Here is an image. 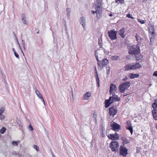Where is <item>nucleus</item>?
<instances>
[{"label": "nucleus", "mask_w": 157, "mask_h": 157, "mask_svg": "<svg viewBox=\"0 0 157 157\" xmlns=\"http://www.w3.org/2000/svg\"><path fill=\"white\" fill-rule=\"evenodd\" d=\"M33 147L36 149L37 151H39V148L37 145H33Z\"/></svg>", "instance_id": "45"}, {"label": "nucleus", "mask_w": 157, "mask_h": 157, "mask_svg": "<svg viewBox=\"0 0 157 157\" xmlns=\"http://www.w3.org/2000/svg\"><path fill=\"white\" fill-rule=\"evenodd\" d=\"M115 101L113 99H112V100H110L109 101H108L106 102H104V104H105V107L106 108H108Z\"/></svg>", "instance_id": "14"}, {"label": "nucleus", "mask_w": 157, "mask_h": 157, "mask_svg": "<svg viewBox=\"0 0 157 157\" xmlns=\"http://www.w3.org/2000/svg\"><path fill=\"white\" fill-rule=\"evenodd\" d=\"M101 129L100 130V132H104L105 130L104 126L102 124H101Z\"/></svg>", "instance_id": "36"}, {"label": "nucleus", "mask_w": 157, "mask_h": 157, "mask_svg": "<svg viewBox=\"0 0 157 157\" xmlns=\"http://www.w3.org/2000/svg\"><path fill=\"white\" fill-rule=\"evenodd\" d=\"M91 12L92 14H94L95 13H96V14H97V13H96L97 11H96L95 10V11L91 10Z\"/></svg>", "instance_id": "62"}, {"label": "nucleus", "mask_w": 157, "mask_h": 157, "mask_svg": "<svg viewBox=\"0 0 157 157\" xmlns=\"http://www.w3.org/2000/svg\"><path fill=\"white\" fill-rule=\"evenodd\" d=\"M153 75L154 76L157 77V71H155L154 72Z\"/></svg>", "instance_id": "57"}, {"label": "nucleus", "mask_w": 157, "mask_h": 157, "mask_svg": "<svg viewBox=\"0 0 157 157\" xmlns=\"http://www.w3.org/2000/svg\"><path fill=\"white\" fill-rule=\"evenodd\" d=\"M28 128L30 131H33V128L30 124L28 127Z\"/></svg>", "instance_id": "46"}, {"label": "nucleus", "mask_w": 157, "mask_h": 157, "mask_svg": "<svg viewBox=\"0 0 157 157\" xmlns=\"http://www.w3.org/2000/svg\"><path fill=\"white\" fill-rule=\"evenodd\" d=\"M93 7H95V8H96V7L98 6V5H97V3H95V2H94L93 3Z\"/></svg>", "instance_id": "59"}, {"label": "nucleus", "mask_w": 157, "mask_h": 157, "mask_svg": "<svg viewBox=\"0 0 157 157\" xmlns=\"http://www.w3.org/2000/svg\"><path fill=\"white\" fill-rule=\"evenodd\" d=\"M131 96H130V95L128 96H127V97L126 98H125V101L126 102H128L129 101V100H130V99H131Z\"/></svg>", "instance_id": "40"}, {"label": "nucleus", "mask_w": 157, "mask_h": 157, "mask_svg": "<svg viewBox=\"0 0 157 157\" xmlns=\"http://www.w3.org/2000/svg\"><path fill=\"white\" fill-rule=\"evenodd\" d=\"M93 112H94V113H93L92 114L93 115V117L94 118H97V113H96V112L95 110Z\"/></svg>", "instance_id": "41"}, {"label": "nucleus", "mask_w": 157, "mask_h": 157, "mask_svg": "<svg viewBox=\"0 0 157 157\" xmlns=\"http://www.w3.org/2000/svg\"><path fill=\"white\" fill-rule=\"evenodd\" d=\"M110 126L112 130L116 132H119L121 128V126L120 124L113 121L111 122Z\"/></svg>", "instance_id": "8"}, {"label": "nucleus", "mask_w": 157, "mask_h": 157, "mask_svg": "<svg viewBox=\"0 0 157 157\" xmlns=\"http://www.w3.org/2000/svg\"><path fill=\"white\" fill-rule=\"evenodd\" d=\"M106 73L107 75H109L110 73V67L109 65L106 67Z\"/></svg>", "instance_id": "34"}, {"label": "nucleus", "mask_w": 157, "mask_h": 157, "mask_svg": "<svg viewBox=\"0 0 157 157\" xmlns=\"http://www.w3.org/2000/svg\"><path fill=\"white\" fill-rule=\"evenodd\" d=\"M126 17L128 18H131L132 19H134L135 18L132 16V15L130 13L127 14L126 15Z\"/></svg>", "instance_id": "32"}, {"label": "nucleus", "mask_w": 157, "mask_h": 157, "mask_svg": "<svg viewBox=\"0 0 157 157\" xmlns=\"http://www.w3.org/2000/svg\"><path fill=\"white\" fill-rule=\"evenodd\" d=\"M148 32L151 34V35H152L153 36H154V35L155 36V35H156V33L155 30H149Z\"/></svg>", "instance_id": "28"}, {"label": "nucleus", "mask_w": 157, "mask_h": 157, "mask_svg": "<svg viewBox=\"0 0 157 157\" xmlns=\"http://www.w3.org/2000/svg\"><path fill=\"white\" fill-rule=\"evenodd\" d=\"M113 99L115 101H119L121 100L120 98L117 95L115 97H113Z\"/></svg>", "instance_id": "27"}, {"label": "nucleus", "mask_w": 157, "mask_h": 157, "mask_svg": "<svg viewBox=\"0 0 157 157\" xmlns=\"http://www.w3.org/2000/svg\"><path fill=\"white\" fill-rule=\"evenodd\" d=\"M6 128L4 127H2V128L0 129V132L3 134L6 132Z\"/></svg>", "instance_id": "29"}, {"label": "nucleus", "mask_w": 157, "mask_h": 157, "mask_svg": "<svg viewBox=\"0 0 157 157\" xmlns=\"http://www.w3.org/2000/svg\"><path fill=\"white\" fill-rule=\"evenodd\" d=\"M131 56H130L128 55L126 57V59L129 60L130 59Z\"/></svg>", "instance_id": "63"}, {"label": "nucleus", "mask_w": 157, "mask_h": 157, "mask_svg": "<svg viewBox=\"0 0 157 157\" xmlns=\"http://www.w3.org/2000/svg\"><path fill=\"white\" fill-rule=\"evenodd\" d=\"M142 67L141 64L138 62L128 63L124 67L125 70H135L140 68Z\"/></svg>", "instance_id": "1"}, {"label": "nucleus", "mask_w": 157, "mask_h": 157, "mask_svg": "<svg viewBox=\"0 0 157 157\" xmlns=\"http://www.w3.org/2000/svg\"><path fill=\"white\" fill-rule=\"evenodd\" d=\"M102 61H100L99 60L97 61V64L98 68H101V65Z\"/></svg>", "instance_id": "33"}, {"label": "nucleus", "mask_w": 157, "mask_h": 157, "mask_svg": "<svg viewBox=\"0 0 157 157\" xmlns=\"http://www.w3.org/2000/svg\"><path fill=\"white\" fill-rule=\"evenodd\" d=\"M98 7H101V1L100 0H96Z\"/></svg>", "instance_id": "37"}, {"label": "nucleus", "mask_w": 157, "mask_h": 157, "mask_svg": "<svg viewBox=\"0 0 157 157\" xmlns=\"http://www.w3.org/2000/svg\"><path fill=\"white\" fill-rule=\"evenodd\" d=\"M79 22L80 24H82L84 29H85V27L86 25V20L84 17H81L80 18Z\"/></svg>", "instance_id": "15"}, {"label": "nucleus", "mask_w": 157, "mask_h": 157, "mask_svg": "<svg viewBox=\"0 0 157 157\" xmlns=\"http://www.w3.org/2000/svg\"><path fill=\"white\" fill-rule=\"evenodd\" d=\"M98 43L99 44V48H102L103 47L102 46V42H100V41H98Z\"/></svg>", "instance_id": "51"}, {"label": "nucleus", "mask_w": 157, "mask_h": 157, "mask_svg": "<svg viewBox=\"0 0 157 157\" xmlns=\"http://www.w3.org/2000/svg\"><path fill=\"white\" fill-rule=\"evenodd\" d=\"M94 70L95 77L96 81L97 86L99 87L100 86V79L98 75V74L97 70L96 67L95 66H94Z\"/></svg>", "instance_id": "10"}, {"label": "nucleus", "mask_w": 157, "mask_h": 157, "mask_svg": "<svg viewBox=\"0 0 157 157\" xmlns=\"http://www.w3.org/2000/svg\"><path fill=\"white\" fill-rule=\"evenodd\" d=\"M120 139L122 141L121 145L125 146V144H129L130 143L127 138L124 136H121Z\"/></svg>", "instance_id": "12"}, {"label": "nucleus", "mask_w": 157, "mask_h": 157, "mask_svg": "<svg viewBox=\"0 0 157 157\" xmlns=\"http://www.w3.org/2000/svg\"><path fill=\"white\" fill-rule=\"evenodd\" d=\"M151 112L153 119L157 121V110H152Z\"/></svg>", "instance_id": "21"}, {"label": "nucleus", "mask_w": 157, "mask_h": 157, "mask_svg": "<svg viewBox=\"0 0 157 157\" xmlns=\"http://www.w3.org/2000/svg\"><path fill=\"white\" fill-rule=\"evenodd\" d=\"M91 93L90 91H88L85 93L83 95L84 99L88 100L89 98L91 96Z\"/></svg>", "instance_id": "20"}, {"label": "nucleus", "mask_w": 157, "mask_h": 157, "mask_svg": "<svg viewBox=\"0 0 157 157\" xmlns=\"http://www.w3.org/2000/svg\"><path fill=\"white\" fill-rule=\"evenodd\" d=\"M117 86L114 83H111L110 84V91L111 92L112 90L116 91L117 89Z\"/></svg>", "instance_id": "19"}, {"label": "nucleus", "mask_w": 157, "mask_h": 157, "mask_svg": "<svg viewBox=\"0 0 157 157\" xmlns=\"http://www.w3.org/2000/svg\"><path fill=\"white\" fill-rule=\"evenodd\" d=\"M150 45H152L153 44V42L155 41L152 40V38H150Z\"/></svg>", "instance_id": "53"}, {"label": "nucleus", "mask_w": 157, "mask_h": 157, "mask_svg": "<svg viewBox=\"0 0 157 157\" xmlns=\"http://www.w3.org/2000/svg\"><path fill=\"white\" fill-rule=\"evenodd\" d=\"M109 61L108 59L105 58L103 59L102 60V63L100 69L102 70L104 67L109 64Z\"/></svg>", "instance_id": "13"}, {"label": "nucleus", "mask_w": 157, "mask_h": 157, "mask_svg": "<svg viewBox=\"0 0 157 157\" xmlns=\"http://www.w3.org/2000/svg\"><path fill=\"white\" fill-rule=\"evenodd\" d=\"M152 107L153 108L152 110H155L157 108V99H155L154 100V102L152 104Z\"/></svg>", "instance_id": "22"}, {"label": "nucleus", "mask_w": 157, "mask_h": 157, "mask_svg": "<svg viewBox=\"0 0 157 157\" xmlns=\"http://www.w3.org/2000/svg\"><path fill=\"white\" fill-rule=\"evenodd\" d=\"M128 77L131 79H133L135 78H138L139 77V74H134L131 73L128 74Z\"/></svg>", "instance_id": "16"}, {"label": "nucleus", "mask_w": 157, "mask_h": 157, "mask_svg": "<svg viewBox=\"0 0 157 157\" xmlns=\"http://www.w3.org/2000/svg\"><path fill=\"white\" fill-rule=\"evenodd\" d=\"M140 152V151L139 150V147H137L136 149V153H139Z\"/></svg>", "instance_id": "60"}, {"label": "nucleus", "mask_w": 157, "mask_h": 157, "mask_svg": "<svg viewBox=\"0 0 157 157\" xmlns=\"http://www.w3.org/2000/svg\"><path fill=\"white\" fill-rule=\"evenodd\" d=\"M14 55L18 59H20V57L19 55L16 52H14Z\"/></svg>", "instance_id": "43"}, {"label": "nucleus", "mask_w": 157, "mask_h": 157, "mask_svg": "<svg viewBox=\"0 0 157 157\" xmlns=\"http://www.w3.org/2000/svg\"><path fill=\"white\" fill-rule=\"evenodd\" d=\"M128 79V78L126 76H125V77L122 79V81H125Z\"/></svg>", "instance_id": "54"}, {"label": "nucleus", "mask_w": 157, "mask_h": 157, "mask_svg": "<svg viewBox=\"0 0 157 157\" xmlns=\"http://www.w3.org/2000/svg\"><path fill=\"white\" fill-rule=\"evenodd\" d=\"M16 39L17 40V44H18V46H19V48H20V49H21V52H22V53H23V55H24V53H23V52H22V50L21 48V46H20V44H19V41H18V39H17V37H16Z\"/></svg>", "instance_id": "42"}, {"label": "nucleus", "mask_w": 157, "mask_h": 157, "mask_svg": "<svg viewBox=\"0 0 157 157\" xmlns=\"http://www.w3.org/2000/svg\"><path fill=\"white\" fill-rule=\"evenodd\" d=\"M5 117L4 115H2V114H0V120H3L5 119Z\"/></svg>", "instance_id": "52"}, {"label": "nucleus", "mask_w": 157, "mask_h": 157, "mask_svg": "<svg viewBox=\"0 0 157 157\" xmlns=\"http://www.w3.org/2000/svg\"><path fill=\"white\" fill-rule=\"evenodd\" d=\"M102 34H101L100 36V37L98 38V41H100V42H102Z\"/></svg>", "instance_id": "55"}, {"label": "nucleus", "mask_w": 157, "mask_h": 157, "mask_svg": "<svg viewBox=\"0 0 157 157\" xmlns=\"http://www.w3.org/2000/svg\"><path fill=\"white\" fill-rule=\"evenodd\" d=\"M64 26L65 27V30L66 31V33H67V37H69V34H68V31L67 29V25H66V21H64Z\"/></svg>", "instance_id": "35"}, {"label": "nucleus", "mask_w": 157, "mask_h": 157, "mask_svg": "<svg viewBox=\"0 0 157 157\" xmlns=\"http://www.w3.org/2000/svg\"><path fill=\"white\" fill-rule=\"evenodd\" d=\"M94 52L95 56H98V53L97 52V51H95Z\"/></svg>", "instance_id": "64"}, {"label": "nucleus", "mask_w": 157, "mask_h": 157, "mask_svg": "<svg viewBox=\"0 0 157 157\" xmlns=\"http://www.w3.org/2000/svg\"><path fill=\"white\" fill-rule=\"evenodd\" d=\"M35 93L40 99L43 98V97L42 95L40 94V92L38 90H35Z\"/></svg>", "instance_id": "26"}, {"label": "nucleus", "mask_w": 157, "mask_h": 157, "mask_svg": "<svg viewBox=\"0 0 157 157\" xmlns=\"http://www.w3.org/2000/svg\"><path fill=\"white\" fill-rule=\"evenodd\" d=\"M108 109L109 110L108 113L109 116L113 117L117 113V109L116 108V106H115L114 104H113L111 107H109Z\"/></svg>", "instance_id": "7"}, {"label": "nucleus", "mask_w": 157, "mask_h": 157, "mask_svg": "<svg viewBox=\"0 0 157 157\" xmlns=\"http://www.w3.org/2000/svg\"><path fill=\"white\" fill-rule=\"evenodd\" d=\"M5 111V108L4 107H2L0 109V114H2Z\"/></svg>", "instance_id": "38"}, {"label": "nucleus", "mask_w": 157, "mask_h": 157, "mask_svg": "<svg viewBox=\"0 0 157 157\" xmlns=\"http://www.w3.org/2000/svg\"><path fill=\"white\" fill-rule=\"evenodd\" d=\"M100 135L102 137H105V136L104 132H100Z\"/></svg>", "instance_id": "58"}, {"label": "nucleus", "mask_w": 157, "mask_h": 157, "mask_svg": "<svg viewBox=\"0 0 157 157\" xmlns=\"http://www.w3.org/2000/svg\"><path fill=\"white\" fill-rule=\"evenodd\" d=\"M137 21L141 24H144L145 23V20H143L140 19H137Z\"/></svg>", "instance_id": "31"}, {"label": "nucleus", "mask_w": 157, "mask_h": 157, "mask_svg": "<svg viewBox=\"0 0 157 157\" xmlns=\"http://www.w3.org/2000/svg\"><path fill=\"white\" fill-rule=\"evenodd\" d=\"M139 56H140V59H141L142 60V61H143V57H144V56L141 54H139V55H138Z\"/></svg>", "instance_id": "56"}, {"label": "nucleus", "mask_w": 157, "mask_h": 157, "mask_svg": "<svg viewBox=\"0 0 157 157\" xmlns=\"http://www.w3.org/2000/svg\"><path fill=\"white\" fill-rule=\"evenodd\" d=\"M118 32L119 35L122 38H124L125 37V34H124V33H125L124 28H122Z\"/></svg>", "instance_id": "17"}, {"label": "nucleus", "mask_w": 157, "mask_h": 157, "mask_svg": "<svg viewBox=\"0 0 157 157\" xmlns=\"http://www.w3.org/2000/svg\"><path fill=\"white\" fill-rule=\"evenodd\" d=\"M111 59L112 60H119L120 59L119 56H112Z\"/></svg>", "instance_id": "25"}, {"label": "nucleus", "mask_w": 157, "mask_h": 157, "mask_svg": "<svg viewBox=\"0 0 157 157\" xmlns=\"http://www.w3.org/2000/svg\"><path fill=\"white\" fill-rule=\"evenodd\" d=\"M119 146V143L117 141H112L109 144V147L112 152H118Z\"/></svg>", "instance_id": "4"}, {"label": "nucleus", "mask_w": 157, "mask_h": 157, "mask_svg": "<svg viewBox=\"0 0 157 157\" xmlns=\"http://www.w3.org/2000/svg\"><path fill=\"white\" fill-rule=\"evenodd\" d=\"M21 17L22 22L24 24L27 25L28 24L26 21V17L25 14L24 13H22L21 14Z\"/></svg>", "instance_id": "18"}, {"label": "nucleus", "mask_w": 157, "mask_h": 157, "mask_svg": "<svg viewBox=\"0 0 157 157\" xmlns=\"http://www.w3.org/2000/svg\"><path fill=\"white\" fill-rule=\"evenodd\" d=\"M1 75H2V78L4 79V80L6 82V83H7V82H6V79H5L6 75H4L3 74V73L2 72V71L1 70Z\"/></svg>", "instance_id": "39"}, {"label": "nucleus", "mask_w": 157, "mask_h": 157, "mask_svg": "<svg viewBox=\"0 0 157 157\" xmlns=\"http://www.w3.org/2000/svg\"><path fill=\"white\" fill-rule=\"evenodd\" d=\"M107 136L109 140L113 141H117L120 139L119 135L117 132H115L114 134H110L109 135H108Z\"/></svg>", "instance_id": "9"}, {"label": "nucleus", "mask_w": 157, "mask_h": 157, "mask_svg": "<svg viewBox=\"0 0 157 157\" xmlns=\"http://www.w3.org/2000/svg\"><path fill=\"white\" fill-rule=\"evenodd\" d=\"M139 55V54L134 55L135 56V61L136 62H138V63H141L142 61V60L141 59H140V58L139 56L138 55Z\"/></svg>", "instance_id": "23"}, {"label": "nucleus", "mask_w": 157, "mask_h": 157, "mask_svg": "<svg viewBox=\"0 0 157 157\" xmlns=\"http://www.w3.org/2000/svg\"><path fill=\"white\" fill-rule=\"evenodd\" d=\"M104 52L106 54H107V55H109V52H107L105 49H104Z\"/></svg>", "instance_id": "61"}, {"label": "nucleus", "mask_w": 157, "mask_h": 157, "mask_svg": "<svg viewBox=\"0 0 157 157\" xmlns=\"http://www.w3.org/2000/svg\"><path fill=\"white\" fill-rule=\"evenodd\" d=\"M116 3L117 4H123L124 2V0H115Z\"/></svg>", "instance_id": "30"}, {"label": "nucleus", "mask_w": 157, "mask_h": 157, "mask_svg": "<svg viewBox=\"0 0 157 157\" xmlns=\"http://www.w3.org/2000/svg\"><path fill=\"white\" fill-rule=\"evenodd\" d=\"M96 17L98 19H100L102 17V14H97Z\"/></svg>", "instance_id": "48"}, {"label": "nucleus", "mask_w": 157, "mask_h": 157, "mask_svg": "<svg viewBox=\"0 0 157 157\" xmlns=\"http://www.w3.org/2000/svg\"><path fill=\"white\" fill-rule=\"evenodd\" d=\"M12 144L14 146H17L18 145L17 142L15 141H13Z\"/></svg>", "instance_id": "50"}, {"label": "nucleus", "mask_w": 157, "mask_h": 157, "mask_svg": "<svg viewBox=\"0 0 157 157\" xmlns=\"http://www.w3.org/2000/svg\"><path fill=\"white\" fill-rule=\"evenodd\" d=\"M140 53V47L138 44L131 46L128 49V53L130 55L139 54Z\"/></svg>", "instance_id": "2"}, {"label": "nucleus", "mask_w": 157, "mask_h": 157, "mask_svg": "<svg viewBox=\"0 0 157 157\" xmlns=\"http://www.w3.org/2000/svg\"><path fill=\"white\" fill-rule=\"evenodd\" d=\"M119 150V155L124 157H126L128 154V150L125 146L120 145Z\"/></svg>", "instance_id": "5"}, {"label": "nucleus", "mask_w": 157, "mask_h": 157, "mask_svg": "<svg viewBox=\"0 0 157 157\" xmlns=\"http://www.w3.org/2000/svg\"><path fill=\"white\" fill-rule=\"evenodd\" d=\"M117 32L115 31L114 29H113L109 31L108 32V36L111 40H116L117 38Z\"/></svg>", "instance_id": "6"}, {"label": "nucleus", "mask_w": 157, "mask_h": 157, "mask_svg": "<svg viewBox=\"0 0 157 157\" xmlns=\"http://www.w3.org/2000/svg\"><path fill=\"white\" fill-rule=\"evenodd\" d=\"M155 36L156 35H155V36L154 35V36H153L152 35H151V36H150V35H149V37L150 38H152V40H155Z\"/></svg>", "instance_id": "44"}, {"label": "nucleus", "mask_w": 157, "mask_h": 157, "mask_svg": "<svg viewBox=\"0 0 157 157\" xmlns=\"http://www.w3.org/2000/svg\"><path fill=\"white\" fill-rule=\"evenodd\" d=\"M127 125L126 126V129L128 130L130 132L131 134H132L133 132V127L131 121L129 120L126 122Z\"/></svg>", "instance_id": "11"}, {"label": "nucleus", "mask_w": 157, "mask_h": 157, "mask_svg": "<svg viewBox=\"0 0 157 157\" xmlns=\"http://www.w3.org/2000/svg\"><path fill=\"white\" fill-rule=\"evenodd\" d=\"M131 85L130 82L126 81L121 83L118 87V90L121 93H124L127 90Z\"/></svg>", "instance_id": "3"}, {"label": "nucleus", "mask_w": 157, "mask_h": 157, "mask_svg": "<svg viewBox=\"0 0 157 157\" xmlns=\"http://www.w3.org/2000/svg\"><path fill=\"white\" fill-rule=\"evenodd\" d=\"M113 97H112V96H110L109 97V98L107 99H105L104 102H106L108 101H109L110 100H112V99H113Z\"/></svg>", "instance_id": "47"}, {"label": "nucleus", "mask_w": 157, "mask_h": 157, "mask_svg": "<svg viewBox=\"0 0 157 157\" xmlns=\"http://www.w3.org/2000/svg\"><path fill=\"white\" fill-rule=\"evenodd\" d=\"M102 7H97L96 8H95V11H97V14H102Z\"/></svg>", "instance_id": "24"}, {"label": "nucleus", "mask_w": 157, "mask_h": 157, "mask_svg": "<svg viewBox=\"0 0 157 157\" xmlns=\"http://www.w3.org/2000/svg\"><path fill=\"white\" fill-rule=\"evenodd\" d=\"M135 36V38H136V40L138 42L139 38V37H140L139 36V35L138 34H136Z\"/></svg>", "instance_id": "49"}]
</instances>
